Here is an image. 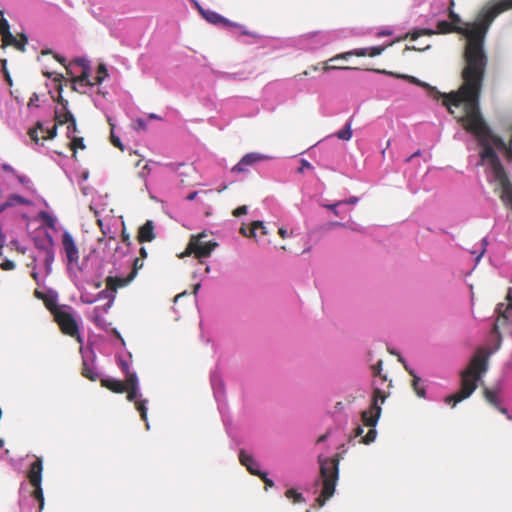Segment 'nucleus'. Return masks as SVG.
Masks as SVG:
<instances>
[{
    "label": "nucleus",
    "instance_id": "obj_1",
    "mask_svg": "<svg viewBox=\"0 0 512 512\" xmlns=\"http://www.w3.org/2000/svg\"><path fill=\"white\" fill-rule=\"evenodd\" d=\"M453 32L462 34L467 38L463 53L464 66L461 71L462 84L456 92H472L476 87H483L488 65V56L484 49L487 24L478 22L463 28L445 20L437 23V33L449 34ZM434 34H436V31L423 28L412 31L408 36L415 41L421 36H432Z\"/></svg>",
    "mask_w": 512,
    "mask_h": 512
},
{
    "label": "nucleus",
    "instance_id": "obj_2",
    "mask_svg": "<svg viewBox=\"0 0 512 512\" xmlns=\"http://www.w3.org/2000/svg\"><path fill=\"white\" fill-rule=\"evenodd\" d=\"M481 91L482 87H476L472 92H453L449 95L448 101L454 104L455 108L463 107L464 113L458 117V122L466 131L473 134L483 147L480 157L483 161L489 162L493 176H502L505 169L491 143L497 149L506 148V143L491 132L481 115L479 106Z\"/></svg>",
    "mask_w": 512,
    "mask_h": 512
},
{
    "label": "nucleus",
    "instance_id": "obj_3",
    "mask_svg": "<svg viewBox=\"0 0 512 512\" xmlns=\"http://www.w3.org/2000/svg\"><path fill=\"white\" fill-rule=\"evenodd\" d=\"M488 357L485 349L479 348L471 358L468 366L461 374L460 390L445 398L447 404L454 407L457 403L469 398L477 388V382L481 380L482 375L488 370Z\"/></svg>",
    "mask_w": 512,
    "mask_h": 512
},
{
    "label": "nucleus",
    "instance_id": "obj_4",
    "mask_svg": "<svg viewBox=\"0 0 512 512\" xmlns=\"http://www.w3.org/2000/svg\"><path fill=\"white\" fill-rule=\"evenodd\" d=\"M373 385L374 388L370 409L363 411L361 414V419L364 425L371 427L367 434L362 438L361 442L364 444H370L375 440L377 432L374 427L376 426L382 411L380 403H384L386 398L389 396V392H386L377 386L376 382H374Z\"/></svg>",
    "mask_w": 512,
    "mask_h": 512
},
{
    "label": "nucleus",
    "instance_id": "obj_5",
    "mask_svg": "<svg viewBox=\"0 0 512 512\" xmlns=\"http://www.w3.org/2000/svg\"><path fill=\"white\" fill-rule=\"evenodd\" d=\"M101 386L113 393L121 394L126 392V398L129 402L134 401L140 396L139 381L136 373H127V377L124 381L114 378L101 379Z\"/></svg>",
    "mask_w": 512,
    "mask_h": 512
},
{
    "label": "nucleus",
    "instance_id": "obj_6",
    "mask_svg": "<svg viewBox=\"0 0 512 512\" xmlns=\"http://www.w3.org/2000/svg\"><path fill=\"white\" fill-rule=\"evenodd\" d=\"M374 71L377 72V73L388 74V72H386L385 70L376 69ZM389 74L392 75V76H395L397 78L406 79L410 83L424 88L427 91V94H428L429 97H431V98H433L435 100L442 99L443 100L442 103L448 109V111L450 113H452V114L454 113L453 108H455V106L452 103L450 104V101H448L449 95L452 94L454 91H452L450 93H441L435 87H432L431 85H429L426 82L420 81L419 79H417L414 76L400 75V74H395V73H392V72H389Z\"/></svg>",
    "mask_w": 512,
    "mask_h": 512
},
{
    "label": "nucleus",
    "instance_id": "obj_7",
    "mask_svg": "<svg viewBox=\"0 0 512 512\" xmlns=\"http://www.w3.org/2000/svg\"><path fill=\"white\" fill-rule=\"evenodd\" d=\"M206 237L207 235L205 233L191 236L183 255L193 254L198 259L209 257L217 246V243L205 240Z\"/></svg>",
    "mask_w": 512,
    "mask_h": 512
},
{
    "label": "nucleus",
    "instance_id": "obj_8",
    "mask_svg": "<svg viewBox=\"0 0 512 512\" xmlns=\"http://www.w3.org/2000/svg\"><path fill=\"white\" fill-rule=\"evenodd\" d=\"M68 309H70V307L63 306V308L60 311H57L53 316L54 320L60 327L63 334L76 338L81 342V335L79 333L77 321Z\"/></svg>",
    "mask_w": 512,
    "mask_h": 512
},
{
    "label": "nucleus",
    "instance_id": "obj_9",
    "mask_svg": "<svg viewBox=\"0 0 512 512\" xmlns=\"http://www.w3.org/2000/svg\"><path fill=\"white\" fill-rule=\"evenodd\" d=\"M196 7L201 14V16L209 23L217 26H224V27H235L239 28L242 31L243 35H253L252 33L248 32L244 29V27L240 24L234 23L229 21L228 19L224 18L222 15L218 14L215 11L204 9L199 4H196Z\"/></svg>",
    "mask_w": 512,
    "mask_h": 512
},
{
    "label": "nucleus",
    "instance_id": "obj_10",
    "mask_svg": "<svg viewBox=\"0 0 512 512\" xmlns=\"http://www.w3.org/2000/svg\"><path fill=\"white\" fill-rule=\"evenodd\" d=\"M336 483L331 482H313L315 493H318L315 501L319 507H323L328 499H330L336 490Z\"/></svg>",
    "mask_w": 512,
    "mask_h": 512
},
{
    "label": "nucleus",
    "instance_id": "obj_11",
    "mask_svg": "<svg viewBox=\"0 0 512 512\" xmlns=\"http://www.w3.org/2000/svg\"><path fill=\"white\" fill-rule=\"evenodd\" d=\"M42 482H22L20 486V493H28L39 503V512L44 509L45 498Z\"/></svg>",
    "mask_w": 512,
    "mask_h": 512
},
{
    "label": "nucleus",
    "instance_id": "obj_12",
    "mask_svg": "<svg viewBox=\"0 0 512 512\" xmlns=\"http://www.w3.org/2000/svg\"><path fill=\"white\" fill-rule=\"evenodd\" d=\"M62 245L69 264H77L79 261V251L69 232H64L62 235Z\"/></svg>",
    "mask_w": 512,
    "mask_h": 512
},
{
    "label": "nucleus",
    "instance_id": "obj_13",
    "mask_svg": "<svg viewBox=\"0 0 512 512\" xmlns=\"http://www.w3.org/2000/svg\"><path fill=\"white\" fill-rule=\"evenodd\" d=\"M58 125L59 124L55 123V125L52 128L45 129L41 122H37L36 126L29 130L28 134L31 140L37 144L40 140L53 139L57 134Z\"/></svg>",
    "mask_w": 512,
    "mask_h": 512
},
{
    "label": "nucleus",
    "instance_id": "obj_14",
    "mask_svg": "<svg viewBox=\"0 0 512 512\" xmlns=\"http://www.w3.org/2000/svg\"><path fill=\"white\" fill-rule=\"evenodd\" d=\"M267 159L265 155L259 153H248L244 155L241 160L232 168V172L243 173L247 171V167L257 162Z\"/></svg>",
    "mask_w": 512,
    "mask_h": 512
},
{
    "label": "nucleus",
    "instance_id": "obj_15",
    "mask_svg": "<svg viewBox=\"0 0 512 512\" xmlns=\"http://www.w3.org/2000/svg\"><path fill=\"white\" fill-rule=\"evenodd\" d=\"M494 179L499 183L501 188V199L512 207V184L506 171L502 173V176H495Z\"/></svg>",
    "mask_w": 512,
    "mask_h": 512
},
{
    "label": "nucleus",
    "instance_id": "obj_16",
    "mask_svg": "<svg viewBox=\"0 0 512 512\" xmlns=\"http://www.w3.org/2000/svg\"><path fill=\"white\" fill-rule=\"evenodd\" d=\"M322 480L338 479V462L336 460L327 459L320 466Z\"/></svg>",
    "mask_w": 512,
    "mask_h": 512
},
{
    "label": "nucleus",
    "instance_id": "obj_17",
    "mask_svg": "<svg viewBox=\"0 0 512 512\" xmlns=\"http://www.w3.org/2000/svg\"><path fill=\"white\" fill-rule=\"evenodd\" d=\"M58 102L62 107L55 110L54 120L56 124L64 125L73 120L74 116L67 108L68 101L66 99L60 96Z\"/></svg>",
    "mask_w": 512,
    "mask_h": 512
},
{
    "label": "nucleus",
    "instance_id": "obj_18",
    "mask_svg": "<svg viewBox=\"0 0 512 512\" xmlns=\"http://www.w3.org/2000/svg\"><path fill=\"white\" fill-rule=\"evenodd\" d=\"M155 225L152 220H147L138 229L137 240L139 243L151 242L155 239Z\"/></svg>",
    "mask_w": 512,
    "mask_h": 512
},
{
    "label": "nucleus",
    "instance_id": "obj_19",
    "mask_svg": "<svg viewBox=\"0 0 512 512\" xmlns=\"http://www.w3.org/2000/svg\"><path fill=\"white\" fill-rule=\"evenodd\" d=\"M74 65L80 66L82 68L81 73L73 78V82L85 84L87 86H93V82L89 80L90 77V67L84 59H77L74 62Z\"/></svg>",
    "mask_w": 512,
    "mask_h": 512
},
{
    "label": "nucleus",
    "instance_id": "obj_20",
    "mask_svg": "<svg viewBox=\"0 0 512 512\" xmlns=\"http://www.w3.org/2000/svg\"><path fill=\"white\" fill-rule=\"evenodd\" d=\"M512 9V0H497L487 12V18L492 21L499 14Z\"/></svg>",
    "mask_w": 512,
    "mask_h": 512
},
{
    "label": "nucleus",
    "instance_id": "obj_21",
    "mask_svg": "<svg viewBox=\"0 0 512 512\" xmlns=\"http://www.w3.org/2000/svg\"><path fill=\"white\" fill-rule=\"evenodd\" d=\"M239 459H240L241 464L246 466L251 474L261 477L262 480H269L266 477V475H262L260 473L258 465L253 460L252 456L246 454L244 451H241L239 454Z\"/></svg>",
    "mask_w": 512,
    "mask_h": 512
},
{
    "label": "nucleus",
    "instance_id": "obj_22",
    "mask_svg": "<svg viewBox=\"0 0 512 512\" xmlns=\"http://www.w3.org/2000/svg\"><path fill=\"white\" fill-rule=\"evenodd\" d=\"M43 256L46 271L49 273L54 261L53 241L50 236L47 237V243L43 245Z\"/></svg>",
    "mask_w": 512,
    "mask_h": 512
},
{
    "label": "nucleus",
    "instance_id": "obj_23",
    "mask_svg": "<svg viewBox=\"0 0 512 512\" xmlns=\"http://www.w3.org/2000/svg\"><path fill=\"white\" fill-rule=\"evenodd\" d=\"M258 230H260L262 235L267 234L266 228L262 221H253L249 228L243 225L240 228V233L246 237H256Z\"/></svg>",
    "mask_w": 512,
    "mask_h": 512
},
{
    "label": "nucleus",
    "instance_id": "obj_24",
    "mask_svg": "<svg viewBox=\"0 0 512 512\" xmlns=\"http://www.w3.org/2000/svg\"><path fill=\"white\" fill-rule=\"evenodd\" d=\"M43 470V462L39 457H35L34 461L30 464L28 470V480H41Z\"/></svg>",
    "mask_w": 512,
    "mask_h": 512
},
{
    "label": "nucleus",
    "instance_id": "obj_25",
    "mask_svg": "<svg viewBox=\"0 0 512 512\" xmlns=\"http://www.w3.org/2000/svg\"><path fill=\"white\" fill-rule=\"evenodd\" d=\"M132 280L129 275L125 278L109 276L106 279V286L108 289L116 291L118 288L126 286Z\"/></svg>",
    "mask_w": 512,
    "mask_h": 512
},
{
    "label": "nucleus",
    "instance_id": "obj_26",
    "mask_svg": "<svg viewBox=\"0 0 512 512\" xmlns=\"http://www.w3.org/2000/svg\"><path fill=\"white\" fill-rule=\"evenodd\" d=\"M2 43L4 46H14L17 50L24 52L25 46L28 43V38L24 33H22L19 35V38L13 35L12 40L4 39Z\"/></svg>",
    "mask_w": 512,
    "mask_h": 512
},
{
    "label": "nucleus",
    "instance_id": "obj_27",
    "mask_svg": "<svg viewBox=\"0 0 512 512\" xmlns=\"http://www.w3.org/2000/svg\"><path fill=\"white\" fill-rule=\"evenodd\" d=\"M483 396L490 405H492L495 408H499L501 401L498 397V391L490 389L488 387H484Z\"/></svg>",
    "mask_w": 512,
    "mask_h": 512
},
{
    "label": "nucleus",
    "instance_id": "obj_28",
    "mask_svg": "<svg viewBox=\"0 0 512 512\" xmlns=\"http://www.w3.org/2000/svg\"><path fill=\"white\" fill-rule=\"evenodd\" d=\"M351 56H357V57H364L369 56L368 48H360V49H354L348 52L341 53L333 58H331L329 61H334L336 59H348Z\"/></svg>",
    "mask_w": 512,
    "mask_h": 512
},
{
    "label": "nucleus",
    "instance_id": "obj_29",
    "mask_svg": "<svg viewBox=\"0 0 512 512\" xmlns=\"http://www.w3.org/2000/svg\"><path fill=\"white\" fill-rule=\"evenodd\" d=\"M404 367L406 369V371H408V373L413 377V380H412V387L414 389V391L416 392V394L419 396V397H424L425 396V389L422 388V387H419V383L421 381L420 377H418L413 370H410L408 368V366L406 364H404Z\"/></svg>",
    "mask_w": 512,
    "mask_h": 512
},
{
    "label": "nucleus",
    "instance_id": "obj_30",
    "mask_svg": "<svg viewBox=\"0 0 512 512\" xmlns=\"http://www.w3.org/2000/svg\"><path fill=\"white\" fill-rule=\"evenodd\" d=\"M135 403V407L137 409V411L140 413V416H141V419L145 422H147V403H148V400L147 399H144V400H134L133 401ZM146 427L147 429H149V424L146 423Z\"/></svg>",
    "mask_w": 512,
    "mask_h": 512
},
{
    "label": "nucleus",
    "instance_id": "obj_31",
    "mask_svg": "<svg viewBox=\"0 0 512 512\" xmlns=\"http://www.w3.org/2000/svg\"><path fill=\"white\" fill-rule=\"evenodd\" d=\"M69 148L72 150L73 158H76L77 149H85L84 139L82 137L73 136L70 138Z\"/></svg>",
    "mask_w": 512,
    "mask_h": 512
},
{
    "label": "nucleus",
    "instance_id": "obj_32",
    "mask_svg": "<svg viewBox=\"0 0 512 512\" xmlns=\"http://www.w3.org/2000/svg\"><path fill=\"white\" fill-rule=\"evenodd\" d=\"M0 35H1L2 41L4 39H8V40L13 39V34L10 32L9 23L3 17L0 18Z\"/></svg>",
    "mask_w": 512,
    "mask_h": 512
},
{
    "label": "nucleus",
    "instance_id": "obj_33",
    "mask_svg": "<svg viewBox=\"0 0 512 512\" xmlns=\"http://www.w3.org/2000/svg\"><path fill=\"white\" fill-rule=\"evenodd\" d=\"M43 302L53 316L57 311H60L63 308V306L57 305L55 298L50 296H45V298H43Z\"/></svg>",
    "mask_w": 512,
    "mask_h": 512
},
{
    "label": "nucleus",
    "instance_id": "obj_34",
    "mask_svg": "<svg viewBox=\"0 0 512 512\" xmlns=\"http://www.w3.org/2000/svg\"><path fill=\"white\" fill-rule=\"evenodd\" d=\"M81 374H82V376H84L85 378H87L91 381H95L98 378V373L95 372L94 369L92 367H90L86 361H83Z\"/></svg>",
    "mask_w": 512,
    "mask_h": 512
},
{
    "label": "nucleus",
    "instance_id": "obj_35",
    "mask_svg": "<svg viewBox=\"0 0 512 512\" xmlns=\"http://www.w3.org/2000/svg\"><path fill=\"white\" fill-rule=\"evenodd\" d=\"M503 306H504L503 304H499V305L497 306L496 311H497V313L499 314V316H498V318H497L496 322H495V323H494V325H493V329H492V331H493L494 333H498V327H499V323H500V322H501L502 324H504V323H506V321L508 320V316L505 314V312H502V308H503Z\"/></svg>",
    "mask_w": 512,
    "mask_h": 512
},
{
    "label": "nucleus",
    "instance_id": "obj_36",
    "mask_svg": "<svg viewBox=\"0 0 512 512\" xmlns=\"http://www.w3.org/2000/svg\"><path fill=\"white\" fill-rule=\"evenodd\" d=\"M92 320L99 328L104 329L107 325V322L98 307L93 310Z\"/></svg>",
    "mask_w": 512,
    "mask_h": 512
},
{
    "label": "nucleus",
    "instance_id": "obj_37",
    "mask_svg": "<svg viewBox=\"0 0 512 512\" xmlns=\"http://www.w3.org/2000/svg\"><path fill=\"white\" fill-rule=\"evenodd\" d=\"M336 137L340 140L348 141L352 137L351 123L347 122L343 129L338 131Z\"/></svg>",
    "mask_w": 512,
    "mask_h": 512
},
{
    "label": "nucleus",
    "instance_id": "obj_38",
    "mask_svg": "<svg viewBox=\"0 0 512 512\" xmlns=\"http://www.w3.org/2000/svg\"><path fill=\"white\" fill-rule=\"evenodd\" d=\"M108 76V70L104 64H99L97 68V76L94 78L93 84H101Z\"/></svg>",
    "mask_w": 512,
    "mask_h": 512
},
{
    "label": "nucleus",
    "instance_id": "obj_39",
    "mask_svg": "<svg viewBox=\"0 0 512 512\" xmlns=\"http://www.w3.org/2000/svg\"><path fill=\"white\" fill-rule=\"evenodd\" d=\"M382 364H383L382 360H379L376 364H374L371 367L372 374L374 377H379L382 380V382H386L387 376L382 374Z\"/></svg>",
    "mask_w": 512,
    "mask_h": 512
},
{
    "label": "nucleus",
    "instance_id": "obj_40",
    "mask_svg": "<svg viewBox=\"0 0 512 512\" xmlns=\"http://www.w3.org/2000/svg\"><path fill=\"white\" fill-rule=\"evenodd\" d=\"M454 5H455L454 0H451L450 5H449L448 17L451 20L450 23H452L453 25L459 26V24L461 23V18L458 14H456L454 12V10H453Z\"/></svg>",
    "mask_w": 512,
    "mask_h": 512
},
{
    "label": "nucleus",
    "instance_id": "obj_41",
    "mask_svg": "<svg viewBox=\"0 0 512 512\" xmlns=\"http://www.w3.org/2000/svg\"><path fill=\"white\" fill-rule=\"evenodd\" d=\"M286 497L292 499L294 503H300L304 501L302 494L292 488L286 491Z\"/></svg>",
    "mask_w": 512,
    "mask_h": 512
},
{
    "label": "nucleus",
    "instance_id": "obj_42",
    "mask_svg": "<svg viewBox=\"0 0 512 512\" xmlns=\"http://www.w3.org/2000/svg\"><path fill=\"white\" fill-rule=\"evenodd\" d=\"M6 205L9 207H12L14 206L15 204H23L25 203V200L23 197H21L20 195H11L6 201H5Z\"/></svg>",
    "mask_w": 512,
    "mask_h": 512
},
{
    "label": "nucleus",
    "instance_id": "obj_43",
    "mask_svg": "<svg viewBox=\"0 0 512 512\" xmlns=\"http://www.w3.org/2000/svg\"><path fill=\"white\" fill-rule=\"evenodd\" d=\"M67 137L72 138L73 136H76V133H79L76 120L73 118L70 122L67 123Z\"/></svg>",
    "mask_w": 512,
    "mask_h": 512
},
{
    "label": "nucleus",
    "instance_id": "obj_44",
    "mask_svg": "<svg viewBox=\"0 0 512 512\" xmlns=\"http://www.w3.org/2000/svg\"><path fill=\"white\" fill-rule=\"evenodd\" d=\"M143 267V260L140 258H136L133 262V269L129 273L130 279H134L139 269Z\"/></svg>",
    "mask_w": 512,
    "mask_h": 512
},
{
    "label": "nucleus",
    "instance_id": "obj_45",
    "mask_svg": "<svg viewBox=\"0 0 512 512\" xmlns=\"http://www.w3.org/2000/svg\"><path fill=\"white\" fill-rule=\"evenodd\" d=\"M40 217L41 219L44 221V223L50 227V228H53L54 225H55V220L54 218L47 212H41L40 213Z\"/></svg>",
    "mask_w": 512,
    "mask_h": 512
},
{
    "label": "nucleus",
    "instance_id": "obj_46",
    "mask_svg": "<svg viewBox=\"0 0 512 512\" xmlns=\"http://www.w3.org/2000/svg\"><path fill=\"white\" fill-rule=\"evenodd\" d=\"M384 49H385L384 46H375V47L368 48L369 57H375V56L380 55L384 51Z\"/></svg>",
    "mask_w": 512,
    "mask_h": 512
},
{
    "label": "nucleus",
    "instance_id": "obj_47",
    "mask_svg": "<svg viewBox=\"0 0 512 512\" xmlns=\"http://www.w3.org/2000/svg\"><path fill=\"white\" fill-rule=\"evenodd\" d=\"M343 203H344L343 201H338L334 204H326V205H324V207L331 210L336 216H339L340 213L337 208H338V206H340Z\"/></svg>",
    "mask_w": 512,
    "mask_h": 512
},
{
    "label": "nucleus",
    "instance_id": "obj_48",
    "mask_svg": "<svg viewBox=\"0 0 512 512\" xmlns=\"http://www.w3.org/2000/svg\"><path fill=\"white\" fill-rule=\"evenodd\" d=\"M247 213V206H239L235 210H233L232 214L235 217H240L242 215H245Z\"/></svg>",
    "mask_w": 512,
    "mask_h": 512
},
{
    "label": "nucleus",
    "instance_id": "obj_49",
    "mask_svg": "<svg viewBox=\"0 0 512 512\" xmlns=\"http://www.w3.org/2000/svg\"><path fill=\"white\" fill-rule=\"evenodd\" d=\"M135 129L145 131L147 129L146 121L142 118H138L135 121Z\"/></svg>",
    "mask_w": 512,
    "mask_h": 512
},
{
    "label": "nucleus",
    "instance_id": "obj_50",
    "mask_svg": "<svg viewBox=\"0 0 512 512\" xmlns=\"http://www.w3.org/2000/svg\"><path fill=\"white\" fill-rule=\"evenodd\" d=\"M1 269L3 270H12L15 268V263L11 260H5L0 264Z\"/></svg>",
    "mask_w": 512,
    "mask_h": 512
},
{
    "label": "nucleus",
    "instance_id": "obj_51",
    "mask_svg": "<svg viewBox=\"0 0 512 512\" xmlns=\"http://www.w3.org/2000/svg\"><path fill=\"white\" fill-rule=\"evenodd\" d=\"M111 142L112 144L119 148L121 151L124 150V146L122 144V142L120 141V139L118 137H116L113 133L111 134Z\"/></svg>",
    "mask_w": 512,
    "mask_h": 512
},
{
    "label": "nucleus",
    "instance_id": "obj_52",
    "mask_svg": "<svg viewBox=\"0 0 512 512\" xmlns=\"http://www.w3.org/2000/svg\"><path fill=\"white\" fill-rule=\"evenodd\" d=\"M332 69H345V70H349V69H352V68H351V67H348V66H345V67H338V66H335V64H332V65H325V66L323 67V70H324L325 72L330 71V70H332Z\"/></svg>",
    "mask_w": 512,
    "mask_h": 512
},
{
    "label": "nucleus",
    "instance_id": "obj_53",
    "mask_svg": "<svg viewBox=\"0 0 512 512\" xmlns=\"http://www.w3.org/2000/svg\"><path fill=\"white\" fill-rule=\"evenodd\" d=\"M304 169H312V166H311V164L308 161L303 159L301 161V167L298 169V172L299 173H303Z\"/></svg>",
    "mask_w": 512,
    "mask_h": 512
},
{
    "label": "nucleus",
    "instance_id": "obj_54",
    "mask_svg": "<svg viewBox=\"0 0 512 512\" xmlns=\"http://www.w3.org/2000/svg\"><path fill=\"white\" fill-rule=\"evenodd\" d=\"M501 151H504L505 153V158L508 160V161H512V149L510 147H508L506 145V148H502L500 149Z\"/></svg>",
    "mask_w": 512,
    "mask_h": 512
},
{
    "label": "nucleus",
    "instance_id": "obj_55",
    "mask_svg": "<svg viewBox=\"0 0 512 512\" xmlns=\"http://www.w3.org/2000/svg\"><path fill=\"white\" fill-rule=\"evenodd\" d=\"M38 100H39L38 94L37 93H33L32 96L30 97L28 106L29 107L30 106H37Z\"/></svg>",
    "mask_w": 512,
    "mask_h": 512
},
{
    "label": "nucleus",
    "instance_id": "obj_56",
    "mask_svg": "<svg viewBox=\"0 0 512 512\" xmlns=\"http://www.w3.org/2000/svg\"><path fill=\"white\" fill-rule=\"evenodd\" d=\"M6 63V61H4V64ZM3 72H4V76H5V80L7 81V83L12 86V79H11V76L6 68V66L4 65L3 67Z\"/></svg>",
    "mask_w": 512,
    "mask_h": 512
},
{
    "label": "nucleus",
    "instance_id": "obj_57",
    "mask_svg": "<svg viewBox=\"0 0 512 512\" xmlns=\"http://www.w3.org/2000/svg\"><path fill=\"white\" fill-rule=\"evenodd\" d=\"M121 369L122 371L124 372L125 374V378L127 377V373H132L130 370H129V365L126 363V362H121Z\"/></svg>",
    "mask_w": 512,
    "mask_h": 512
},
{
    "label": "nucleus",
    "instance_id": "obj_58",
    "mask_svg": "<svg viewBox=\"0 0 512 512\" xmlns=\"http://www.w3.org/2000/svg\"><path fill=\"white\" fill-rule=\"evenodd\" d=\"M2 169L9 173H13V174L15 173L14 168L12 166H10L9 164H3Z\"/></svg>",
    "mask_w": 512,
    "mask_h": 512
},
{
    "label": "nucleus",
    "instance_id": "obj_59",
    "mask_svg": "<svg viewBox=\"0 0 512 512\" xmlns=\"http://www.w3.org/2000/svg\"><path fill=\"white\" fill-rule=\"evenodd\" d=\"M278 234L280 235L281 238L285 239L288 237V231L284 228H280L278 230Z\"/></svg>",
    "mask_w": 512,
    "mask_h": 512
},
{
    "label": "nucleus",
    "instance_id": "obj_60",
    "mask_svg": "<svg viewBox=\"0 0 512 512\" xmlns=\"http://www.w3.org/2000/svg\"><path fill=\"white\" fill-rule=\"evenodd\" d=\"M498 411L504 415H506L508 417V419H512V417L508 414V410L504 407L501 406V404L499 405V408H497Z\"/></svg>",
    "mask_w": 512,
    "mask_h": 512
},
{
    "label": "nucleus",
    "instance_id": "obj_61",
    "mask_svg": "<svg viewBox=\"0 0 512 512\" xmlns=\"http://www.w3.org/2000/svg\"><path fill=\"white\" fill-rule=\"evenodd\" d=\"M363 432H364L363 428H362L361 426H357V427L354 429V436H355V437H358V436H360Z\"/></svg>",
    "mask_w": 512,
    "mask_h": 512
},
{
    "label": "nucleus",
    "instance_id": "obj_62",
    "mask_svg": "<svg viewBox=\"0 0 512 512\" xmlns=\"http://www.w3.org/2000/svg\"><path fill=\"white\" fill-rule=\"evenodd\" d=\"M47 243V239L45 241H36V247L41 251L43 254V245Z\"/></svg>",
    "mask_w": 512,
    "mask_h": 512
},
{
    "label": "nucleus",
    "instance_id": "obj_63",
    "mask_svg": "<svg viewBox=\"0 0 512 512\" xmlns=\"http://www.w3.org/2000/svg\"><path fill=\"white\" fill-rule=\"evenodd\" d=\"M343 202L347 203V204H356L358 202V198L355 196H352L347 201H343Z\"/></svg>",
    "mask_w": 512,
    "mask_h": 512
},
{
    "label": "nucleus",
    "instance_id": "obj_64",
    "mask_svg": "<svg viewBox=\"0 0 512 512\" xmlns=\"http://www.w3.org/2000/svg\"><path fill=\"white\" fill-rule=\"evenodd\" d=\"M197 194H198V192H196V191L191 192L190 194L187 195L186 199L188 201H193L196 198Z\"/></svg>",
    "mask_w": 512,
    "mask_h": 512
}]
</instances>
